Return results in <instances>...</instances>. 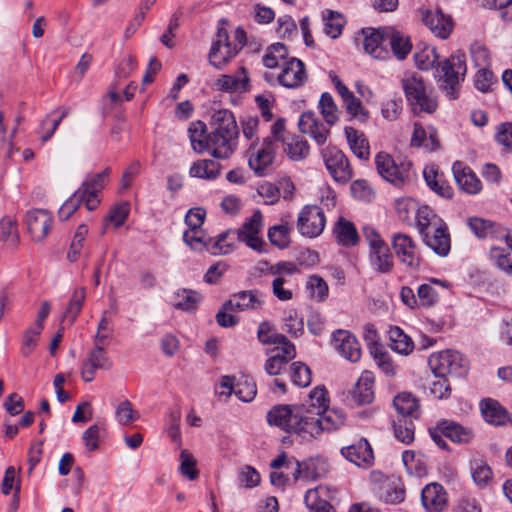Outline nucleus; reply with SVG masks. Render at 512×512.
Listing matches in <instances>:
<instances>
[{
    "mask_svg": "<svg viewBox=\"0 0 512 512\" xmlns=\"http://www.w3.org/2000/svg\"><path fill=\"white\" fill-rule=\"evenodd\" d=\"M470 471L474 483L479 487L487 486L493 479L492 469L483 458L472 459Z\"/></svg>",
    "mask_w": 512,
    "mask_h": 512,
    "instance_id": "nucleus-44",
    "label": "nucleus"
},
{
    "mask_svg": "<svg viewBox=\"0 0 512 512\" xmlns=\"http://www.w3.org/2000/svg\"><path fill=\"white\" fill-rule=\"evenodd\" d=\"M414 61L420 70L434 69V77L440 83V89L448 98H458L460 83L464 80L467 72L464 53L457 51L439 62L436 48L426 45L414 54Z\"/></svg>",
    "mask_w": 512,
    "mask_h": 512,
    "instance_id": "nucleus-2",
    "label": "nucleus"
},
{
    "mask_svg": "<svg viewBox=\"0 0 512 512\" xmlns=\"http://www.w3.org/2000/svg\"><path fill=\"white\" fill-rule=\"evenodd\" d=\"M378 495L386 503L397 504L404 500L405 490L399 478H385L378 487Z\"/></svg>",
    "mask_w": 512,
    "mask_h": 512,
    "instance_id": "nucleus-30",
    "label": "nucleus"
},
{
    "mask_svg": "<svg viewBox=\"0 0 512 512\" xmlns=\"http://www.w3.org/2000/svg\"><path fill=\"white\" fill-rule=\"evenodd\" d=\"M284 329L293 337H299L304 331L303 318L296 310L290 309L284 317Z\"/></svg>",
    "mask_w": 512,
    "mask_h": 512,
    "instance_id": "nucleus-60",
    "label": "nucleus"
},
{
    "mask_svg": "<svg viewBox=\"0 0 512 512\" xmlns=\"http://www.w3.org/2000/svg\"><path fill=\"white\" fill-rule=\"evenodd\" d=\"M335 495V489L320 485L306 492L304 502L311 512L321 506L330 504V501L335 498Z\"/></svg>",
    "mask_w": 512,
    "mask_h": 512,
    "instance_id": "nucleus-33",
    "label": "nucleus"
},
{
    "mask_svg": "<svg viewBox=\"0 0 512 512\" xmlns=\"http://www.w3.org/2000/svg\"><path fill=\"white\" fill-rule=\"evenodd\" d=\"M386 41L387 45L391 46L394 55L400 60L405 59L412 48L409 38L392 27H386Z\"/></svg>",
    "mask_w": 512,
    "mask_h": 512,
    "instance_id": "nucleus-36",
    "label": "nucleus"
},
{
    "mask_svg": "<svg viewBox=\"0 0 512 512\" xmlns=\"http://www.w3.org/2000/svg\"><path fill=\"white\" fill-rule=\"evenodd\" d=\"M419 307H432L439 300V293L431 284H422L417 289Z\"/></svg>",
    "mask_w": 512,
    "mask_h": 512,
    "instance_id": "nucleus-63",
    "label": "nucleus"
},
{
    "mask_svg": "<svg viewBox=\"0 0 512 512\" xmlns=\"http://www.w3.org/2000/svg\"><path fill=\"white\" fill-rule=\"evenodd\" d=\"M490 258L506 274L512 276V254L506 248L491 247Z\"/></svg>",
    "mask_w": 512,
    "mask_h": 512,
    "instance_id": "nucleus-56",
    "label": "nucleus"
},
{
    "mask_svg": "<svg viewBox=\"0 0 512 512\" xmlns=\"http://www.w3.org/2000/svg\"><path fill=\"white\" fill-rule=\"evenodd\" d=\"M113 366L104 346L94 344V348L88 352L81 364V377L89 383L95 378L97 370H110Z\"/></svg>",
    "mask_w": 512,
    "mask_h": 512,
    "instance_id": "nucleus-15",
    "label": "nucleus"
},
{
    "mask_svg": "<svg viewBox=\"0 0 512 512\" xmlns=\"http://www.w3.org/2000/svg\"><path fill=\"white\" fill-rule=\"evenodd\" d=\"M440 430L444 436L456 443H469L473 439V432L470 428L463 427L462 425L444 420L440 422Z\"/></svg>",
    "mask_w": 512,
    "mask_h": 512,
    "instance_id": "nucleus-37",
    "label": "nucleus"
},
{
    "mask_svg": "<svg viewBox=\"0 0 512 512\" xmlns=\"http://www.w3.org/2000/svg\"><path fill=\"white\" fill-rule=\"evenodd\" d=\"M401 84L413 112L432 114L436 111L438 102L434 90L425 83L420 75L406 74L402 78Z\"/></svg>",
    "mask_w": 512,
    "mask_h": 512,
    "instance_id": "nucleus-5",
    "label": "nucleus"
},
{
    "mask_svg": "<svg viewBox=\"0 0 512 512\" xmlns=\"http://www.w3.org/2000/svg\"><path fill=\"white\" fill-rule=\"evenodd\" d=\"M391 242L400 262L412 271L418 270L421 257L414 240L407 234L396 233L392 236Z\"/></svg>",
    "mask_w": 512,
    "mask_h": 512,
    "instance_id": "nucleus-13",
    "label": "nucleus"
},
{
    "mask_svg": "<svg viewBox=\"0 0 512 512\" xmlns=\"http://www.w3.org/2000/svg\"><path fill=\"white\" fill-rule=\"evenodd\" d=\"M323 160L332 178L339 183H346L352 177L348 159L336 147H327L323 150Z\"/></svg>",
    "mask_w": 512,
    "mask_h": 512,
    "instance_id": "nucleus-14",
    "label": "nucleus"
},
{
    "mask_svg": "<svg viewBox=\"0 0 512 512\" xmlns=\"http://www.w3.org/2000/svg\"><path fill=\"white\" fill-rule=\"evenodd\" d=\"M86 298V290L85 288H77L74 290L71 299L68 303L67 308L65 309L62 317V321L68 320L70 324H72L78 314L80 313L84 301Z\"/></svg>",
    "mask_w": 512,
    "mask_h": 512,
    "instance_id": "nucleus-50",
    "label": "nucleus"
},
{
    "mask_svg": "<svg viewBox=\"0 0 512 512\" xmlns=\"http://www.w3.org/2000/svg\"><path fill=\"white\" fill-rule=\"evenodd\" d=\"M290 377L294 385L307 387L311 383L310 368L302 362H295L291 365Z\"/></svg>",
    "mask_w": 512,
    "mask_h": 512,
    "instance_id": "nucleus-58",
    "label": "nucleus"
},
{
    "mask_svg": "<svg viewBox=\"0 0 512 512\" xmlns=\"http://www.w3.org/2000/svg\"><path fill=\"white\" fill-rule=\"evenodd\" d=\"M364 36L363 47L364 50L375 59H384L388 55L385 46L386 41V28H366L362 30Z\"/></svg>",
    "mask_w": 512,
    "mask_h": 512,
    "instance_id": "nucleus-23",
    "label": "nucleus"
},
{
    "mask_svg": "<svg viewBox=\"0 0 512 512\" xmlns=\"http://www.w3.org/2000/svg\"><path fill=\"white\" fill-rule=\"evenodd\" d=\"M393 405L401 417L417 419L420 416L418 400L411 393H399L394 398Z\"/></svg>",
    "mask_w": 512,
    "mask_h": 512,
    "instance_id": "nucleus-35",
    "label": "nucleus"
},
{
    "mask_svg": "<svg viewBox=\"0 0 512 512\" xmlns=\"http://www.w3.org/2000/svg\"><path fill=\"white\" fill-rule=\"evenodd\" d=\"M287 56V48L282 43H275L268 47L262 57V62L265 67L273 69L278 66L279 61L285 59Z\"/></svg>",
    "mask_w": 512,
    "mask_h": 512,
    "instance_id": "nucleus-57",
    "label": "nucleus"
},
{
    "mask_svg": "<svg viewBox=\"0 0 512 512\" xmlns=\"http://www.w3.org/2000/svg\"><path fill=\"white\" fill-rule=\"evenodd\" d=\"M423 176L427 185L437 194L450 198L453 194L451 187L442 180V175L438 173L436 166L431 165L425 167Z\"/></svg>",
    "mask_w": 512,
    "mask_h": 512,
    "instance_id": "nucleus-41",
    "label": "nucleus"
},
{
    "mask_svg": "<svg viewBox=\"0 0 512 512\" xmlns=\"http://www.w3.org/2000/svg\"><path fill=\"white\" fill-rule=\"evenodd\" d=\"M344 132L353 154L359 159H368L370 147L364 133L353 127H345Z\"/></svg>",
    "mask_w": 512,
    "mask_h": 512,
    "instance_id": "nucleus-34",
    "label": "nucleus"
},
{
    "mask_svg": "<svg viewBox=\"0 0 512 512\" xmlns=\"http://www.w3.org/2000/svg\"><path fill=\"white\" fill-rule=\"evenodd\" d=\"M86 298V290L85 288H77L74 290L71 299L68 303L67 308L65 309L62 317V321L68 320L70 324H72L78 314L80 313L84 301Z\"/></svg>",
    "mask_w": 512,
    "mask_h": 512,
    "instance_id": "nucleus-49",
    "label": "nucleus"
},
{
    "mask_svg": "<svg viewBox=\"0 0 512 512\" xmlns=\"http://www.w3.org/2000/svg\"><path fill=\"white\" fill-rule=\"evenodd\" d=\"M221 165L215 160L202 159L195 161L189 170V175L195 178L214 180L220 174Z\"/></svg>",
    "mask_w": 512,
    "mask_h": 512,
    "instance_id": "nucleus-38",
    "label": "nucleus"
},
{
    "mask_svg": "<svg viewBox=\"0 0 512 512\" xmlns=\"http://www.w3.org/2000/svg\"><path fill=\"white\" fill-rule=\"evenodd\" d=\"M389 338L391 341V348L399 354L408 355L414 349L412 339L398 326L390 328Z\"/></svg>",
    "mask_w": 512,
    "mask_h": 512,
    "instance_id": "nucleus-46",
    "label": "nucleus"
},
{
    "mask_svg": "<svg viewBox=\"0 0 512 512\" xmlns=\"http://www.w3.org/2000/svg\"><path fill=\"white\" fill-rule=\"evenodd\" d=\"M0 239L4 242L10 241L17 244L19 240L17 222L11 217H3L0 221Z\"/></svg>",
    "mask_w": 512,
    "mask_h": 512,
    "instance_id": "nucleus-62",
    "label": "nucleus"
},
{
    "mask_svg": "<svg viewBox=\"0 0 512 512\" xmlns=\"http://www.w3.org/2000/svg\"><path fill=\"white\" fill-rule=\"evenodd\" d=\"M220 387L223 391L219 392L220 395L235 394L240 400L250 402L256 396V385L251 378L241 377L236 380L234 376H222L220 380Z\"/></svg>",
    "mask_w": 512,
    "mask_h": 512,
    "instance_id": "nucleus-16",
    "label": "nucleus"
},
{
    "mask_svg": "<svg viewBox=\"0 0 512 512\" xmlns=\"http://www.w3.org/2000/svg\"><path fill=\"white\" fill-rule=\"evenodd\" d=\"M326 225L323 210L316 205H306L302 208L297 219V229L301 235L314 238L319 236Z\"/></svg>",
    "mask_w": 512,
    "mask_h": 512,
    "instance_id": "nucleus-10",
    "label": "nucleus"
},
{
    "mask_svg": "<svg viewBox=\"0 0 512 512\" xmlns=\"http://www.w3.org/2000/svg\"><path fill=\"white\" fill-rule=\"evenodd\" d=\"M28 232L35 242L46 238L53 224L52 215L44 209H33L26 214Z\"/></svg>",
    "mask_w": 512,
    "mask_h": 512,
    "instance_id": "nucleus-18",
    "label": "nucleus"
},
{
    "mask_svg": "<svg viewBox=\"0 0 512 512\" xmlns=\"http://www.w3.org/2000/svg\"><path fill=\"white\" fill-rule=\"evenodd\" d=\"M453 175L459 187L469 194L478 193L482 186L472 170L461 162H455L452 167Z\"/></svg>",
    "mask_w": 512,
    "mask_h": 512,
    "instance_id": "nucleus-29",
    "label": "nucleus"
},
{
    "mask_svg": "<svg viewBox=\"0 0 512 512\" xmlns=\"http://www.w3.org/2000/svg\"><path fill=\"white\" fill-rule=\"evenodd\" d=\"M298 126L302 133L309 135L318 145H323L330 133L325 124L312 111L301 114Z\"/></svg>",
    "mask_w": 512,
    "mask_h": 512,
    "instance_id": "nucleus-21",
    "label": "nucleus"
},
{
    "mask_svg": "<svg viewBox=\"0 0 512 512\" xmlns=\"http://www.w3.org/2000/svg\"><path fill=\"white\" fill-rule=\"evenodd\" d=\"M202 296L190 289H179L173 294V306L185 312L195 311Z\"/></svg>",
    "mask_w": 512,
    "mask_h": 512,
    "instance_id": "nucleus-39",
    "label": "nucleus"
},
{
    "mask_svg": "<svg viewBox=\"0 0 512 512\" xmlns=\"http://www.w3.org/2000/svg\"><path fill=\"white\" fill-rule=\"evenodd\" d=\"M264 305V296L259 290H243L234 293L226 301V308L235 312L257 311Z\"/></svg>",
    "mask_w": 512,
    "mask_h": 512,
    "instance_id": "nucleus-19",
    "label": "nucleus"
},
{
    "mask_svg": "<svg viewBox=\"0 0 512 512\" xmlns=\"http://www.w3.org/2000/svg\"><path fill=\"white\" fill-rule=\"evenodd\" d=\"M270 425L303 439H313L322 432L342 427L346 415L341 409L329 408L328 391L324 386L313 388L305 403L300 405H277L267 413Z\"/></svg>",
    "mask_w": 512,
    "mask_h": 512,
    "instance_id": "nucleus-1",
    "label": "nucleus"
},
{
    "mask_svg": "<svg viewBox=\"0 0 512 512\" xmlns=\"http://www.w3.org/2000/svg\"><path fill=\"white\" fill-rule=\"evenodd\" d=\"M310 298L316 302H323L328 297L329 288L326 281L317 275H311L306 282Z\"/></svg>",
    "mask_w": 512,
    "mask_h": 512,
    "instance_id": "nucleus-53",
    "label": "nucleus"
},
{
    "mask_svg": "<svg viewBox=\"0 0 512 512\" xmlns=\"http://www.w3.org/2000/svg\"><path fill=\"white\" fill-rule=\"evenodd\" d=\"M115 416L121 425L126 426L137 420L139 413L133 409L130 401L125 400L117 406Z\"/></svg>",
    "mask_w": 512,
    "mask_h": 512,
    "instance_id": "nucleus-64",
    "label": "nucleus"
},
{
    "mask_svg": "<svg viewBox=\"0 0 512 512\" xmlns=\"http://www.w3.org/2000/svg\"><path fill=\"white\" fill-rule=\"evenodd\" d=\"M362 233L369 248L368 260L371 267L378 273H390L394 266V259L387 243L372 226H364Z\"/></svg>",
    "mask_w": 512,
    "mask_h": 512,
    "instance_id": "nucleus-6",
    "label": "nucleus"
},
{
    "mask_svg": "<svg viewBox=\"0 0 512 512\" xmlns=\"http://www.w3.org/2000/svg\"><path fill=\"white\" fill-rule=\"evenodd\" d=\"M239 128L233 113L219 109L212 114L208 152L216 159H228L238 144Z\"/></svg>",
    "mask_w": 512,
    "mask_h": 512,
    "instance_id": "nucleus-3",
    "label": "nucleus"
},
{
    "mask_svg": "<svg viewBox=\"0 0 512 512\" xmlns=\"http://www.w3.org/2000/svg\"><path fill=\"white\" fill-rule=\"evenodd\" d=\"M305 469V480H316L328 473L329 463L324 458L316 457L305 461Z\"/></svg>",
    "mask_w": 512,
    "mask_h": 512,
    "instance_id": "nucleus-55",
    "label": "nucleus"
},
{
    "mask_svg": "<svg viewBox=\"0 0 512 512\" xmlns=\"http://www.w3.org/2000/svg\"><path fill=\"white\" fill-rule=\"evenodd\" d=\"M263 229V216L259 210L247 219L241 228L236 231L239 241L245 243L249 248L262 253L266 251V243L260 234Z\"/></svg>",
    "mask_w": 512,
    "mask_h": 512,
    "instance_id": "nucleus-11",
    "label": "nucleus"
},
{
    "mask_svg": "<svg viewBox=\"0 0 512 512\" xmlns=\"http://www.w3.org/2000/svg\"><path fill=\"white\" fill-rule=\"evenodd\" d=\"M206 130L207 127L202 121H195L189 125V139L196 153L208 152V133Z\"/></svg>",
    "mask_w": 512,
    "mask_h": 512,
    "instance_id": "nucleus-40",
    "label": "nucleus"
},
{
    "mask_svg": "<svg viewBox=\"0 0 512 512\" xmlns=\"http://www.w3.org/2000/svg\"><path fill=\"white\" fill-rule=\"evenodd\" d=\"M341 454L349 462L362 468L370 467L374 461L373 450L366 439H360L354 444L343 447Z\"/></svg>",
    "mask_w": 512,
    "mask_h": 512,
    "instance_id": "nucleus-22",
    "label": "nucleus"
},
{
    "mask_svg": "<svg viewBox=\"0 0 512 512\" xmlns=\"http://www.w3.org/2000/svg\"><path fill=\"white\" fill-rule=\"evenodd\" d=\"M417 228L423 236L427 232H431L435 227L442 225L443 220L440 219L428 206H422L416 213Z\"/></svg>",
    "mask_w": 512,
    "mask_h": 512,
    "instance_id": "nucleus-45",
    "label": "nucleus"
},
{
    "mask_svg": "<svg viewBox=\"0 0 512 512\" xmlns=\"http://www.w3.org/2000/svg\"><path fill=\"white\" fill-rule=\"evenodd\" d=\"M347 113L359 122H366L370 115L369 111L362 105L361 101L354 95L343 102Z\"/></svg>",
    "mask_w": 512,
    "mask_h": 512,
    "instance_id": "nucleus-61",
    "label": "nucleus"
},
{
    "mask_svg": "<svg viewBox=\"0 0 512 512\" xmlns=\"http://www.w3.org/2000/svg\"><path fill=\"white\" fill-rule=\"evenodd\" d=\"M402 461L407 471L414 476L422 477L426 475V463L421 454L413 450H406L402 454Z\"/></svg>",
    "mask_w": 512,
    "mask_h": 512,
    "instance_id": "nucleus-48",
    "label": "nucleus"
},
{
    "mask_svg": "<svg viewBox=\"0 0 512 512\" xmlns=\"http://www.w3.org/2000/svg\"><path fill=\"white\" fill-rule=\"evenodd\" d=\"M333 232L337 243L342 246L351 247L359 242V235L355 225L343 217L337 220Z\"/></svg>",
    "mask_w": 512,
    "mask_h": 512,
    "instance_id": "nucleus-32",
    "label": "nucleus"
},
{
    "mask_svg": "<svg viewBox=\"0 0 512 512\" xmlns=\"http://www.w3.org/2000/svg\"><path fill=\"white\" fill-rule=\"evenodd\" d=\"M307 78L305 65L297 58H291L284 62L281 72L277 76L278 83L289 89H296L303 86Z\"/></svg>",
    "mask_w": 512,
    "mask_h": 512,
    "instance_id": "nucleus-17",
    "label": "nucleus"
},
{
    "mask_svg": "<svg viewBox=\"0 0 512 512\" xmlns=\"http://www.w3.org/2000/svg\"><path fill=\"white\" fill-rule=\"evenodd\" d=\"M218 90L228 93H243L249 91L250 79L246 68L241 66L235 74L221 75L215 82Z\"/></svg>",
    "mask_w": 512,
    "mask_h": 512,
    "instance_id": "nucleus-24",
    "label": "nucleus"
},
{
    "mask_svg": "<svg viewBox=\"0 0 512 512\" xmlns=\"http://www.w3.org/2000/svg\"><path fill=\"white\" fill-rule=\"evenodd\" d=\"M239 52L237 45L229 41V35L224 27H218L216 39L209 52V62L217 69H222Z\"/></svg>",
    "mask_w": 512,
    "mask_h": 512,
    "instance_id": "nucleus-12",
    "label": "nucleus"
},
{
    "mask_svg": "<svg viewBox=\"0 0 512 512\" xmlns=\"http://www.w3.org/2000/svg\"><path fill=\"white\" fill-rule=\"evenodd\" d=\"M228 233L220 234L216 240L207 238L202 229H189L184 232V242L195 251L209 250L213 254H228L231 244L226 243Z\"/></svg>",
    "mask_w": 512,
    "mask_h": 512,
    "instance_id": "nucleus-9",
    "label": "nucleus"
},
{
    "mask_svg": "<svg viewBox=\"0 0 512 512\" xmlns=\"http://www.w3.org/2000/svg\"><path fill=\"white\" fill-rule=\"evenodd\" d=\"M109 175L110 168H105L102 172L89 176L82 186L60 207L58 211L60 220L69 219L82 202L85 203L89 211L96 209L100 203L98 194L104 188Z\"/></svg>",
    "mask_w": 512,
    "mask_h": 512,
    "instance_id": "nucleus-4",
    "label": "nucleus"
},
{
    "mask_svg": "<svg viewBox=\"0 0 512 512\" xmlns=\"http://www.w3.org/2000/svg\"><path fill=\"white\" fill-rule=\"evenodd\" d=\"M284 151L293 161H300L309 155V145L305 139L300 136H290L283 142Z\"/></svg>",
    "mask_w": 512,
    "mask_h": 512,
    "instance_id": "nucleus-43",
    "label": "nucleus"
},
{
    "mask_svg": "<svg viewBox=\"0 0 512 512\" xmlns=\"http://www.w3.org/2000/svg\"><path fill=\"white\" fill-rule=\"evenodd\" d=\"M319 109L327 125L332 126L339 120V109L330 93L321 95Z\"/></svg>",
    "mask_w": 512,
    "mask_h": 512,
    "instance_id": "nucleus-51",
    "label": "nucleus"
},
{
    "mask_svg": "<svg viewBox=\"0 0 512 512\" xmlns=\"http://www.w3.org/2000/svg\"><path fill=\"white\" fill-rule=\"evenodd\" d=\"M324 32L332 39L338 38L345 24L343 16L335 11L326 10L323 12Z\"/></svg>",
    "mask_w": 512,
    "mask_h": 512,
    "instance_id": "nucleus-47",
    "label": "nucleus"
},
{
    "mask_svg": "<svg viewBox=\"0 0 512 512\" xmlns=\"http://www.w3.org/2000/svg\"><path fill=\"white\" fill-rule=\"evenodd\" d=\"M291 226L287 223L274 225L268 229V238L272 245L284 249L290 244Z\"/></svg>",
    "mask_w": 512,
    "mask_h": 512,
    "instance_id": "nucleus-54",
    "label": "nucleus"
},
{
    "mask_svg": "<svg viewBox=\"0 0 512 512\" xmlns=\"http://www.w3.org/2000/svg\"><path fill=\"white\" fill-rule=\"evenodd\" d=\"M41 332L39 328L29 327L22 335L20 353L23 357H28L37 347Z\"/></svg>",
    "mask_w": 512,
    "mask_h": 512,
    "instance_id": "nucleus-59",
    "label": "nucleus"
},
{
    "mask_svg": "<svg viewBox=\"0 0 512 512\" xmlns=\"http://www.w3.org/2000/svg\"><path fill=\"white\" fill-rule=\"evenodd\" d=\"M373 385V374L369 371L363 372L352 390L354 401L359 405L370 404L374 399Z\"/></svg>",
    "mask_w": 512,
    "mask_h": 512,
    "instance_id": "nucleus-31",
    "label": "nucleus"
},
{
    "mask_svg": "<svg viewBox=\"0 0 512 512\" xmlns=\"http://www.w3.org/2000/svg\"><path fill=\"white\" fill-rule=\"evenodd\" d=\"M424 24L431 30V32L441 39H446L452 32L453 21L448 15H445L441 10H428L423 14Z\"/></svg>",
    "mask_w": 512,
    "mask_h": 512,
    "instance_id": "nucleus-25",
    "label": "nucleus"
},
{
    "mask_svg": "<svg viewBox=\"0 0 512 512\" xmlns=\"http://www.w3.org/2000/svg\"><path fill=\"white\" fill-rule=\"evenodd\" d=\"M428 362L433 373L438 375L461 377L469 369L468 360L461 353L452 350L431 355Z\"/></svg>",
    "mask_w": 512,
    "mask_h": 512,
    "instance_id": "nucleus-8",
    "label": "nucleus"
},
{
    "mask_svg": "<svg viewBox=\"0 0 512 512\" xmlns=\"http://www.w3.org/2000/svg\"><path fill=\"white\" fill-rule=\"evenodd\" d=\"M481 412L485 420L493 425H503L508 419L505 409L492 399L481 402Z\"/></svg>",
    "mask_w": 512,
    "mask_h": 512,
    "instance_id": "nucleus-42",
    "label": "nucleus"
},
{
    "mask_svg": "<svg viewBox=\"0 0 512 512\" xmlns=\"http://www.w3.org/2000/svg\"><path fill=\"white\" fill-rule=\"evenodd\" d=\"M375 165L379 175L394 186L401 187L413 175V164L406 158L396 162L386 152H379L375 156Z\"/></svg>",
    "mask_w": 512,
    "mask_h": 512,
    "instance_id": "nucleus-7",
    "label": "nucleus"
},
{
    "mask_svg": "<svg viewBox=\"0 0 512 512\" xmlns=\"http://www.w3.org/2000/svg\"><path fill=\"white\" fill-rule=\"evenodd\" d=\"M422 238L424 243L438 256L445 257L450 252L451 240L444 222L439 227L432 229L431 232L425 233Z\"/></svg>",
    "mask_w": 512,
    "mask_h": 512,
    "instance_id": "nucleus-26",
    "label": "nucleus"
},
{
    "mask_svg": "<svg viewBox=\"0 0 512 512\" xmlns=\"http://www.w3.org/2000/svg\"><path fill=\"white\" fill-rule=\"evenodd\" d=\"M414 423L412 418L400 417L393 422L395 437L404 444H410L414 440Z\"/></svg>",
    "mask_w": 512,
    "mask_h": 512,
    "instance_id": "nucleus-52",
    "label": "nucleus"
},
{
    "mask_svg": "<svg viewBox=\"0 0 512 512\" xmlns=\"http://www.w3.org/2000/svg\"><path fill=\"white\" fill-rule=\"evenodd\" d=\"M421 502L427 512H441L447 506L446 492L440 484L429 483L422 489Z\"/></svg>",
    "mask_w": 512,
    "mask_h": 512,
    "instance_id": "nucleus-27",
    "label": "nucleus"
},
{
    "mask_svg": "<svg viewBox=\"0 0 512 512\" xmlns=\"http://www.w3.org/2000/svg\"><path fill=\"white\" fill-rule=\"evenodd\" d=\"M332 346L345 359L357 362L361 358L360 344L349 331L338 330L333 335Z\"/></svg>",
    "mask_w": 512,
    "mask_h": 512,
    "instance_id": "nucleus-20",
    "label": "nucleus"
},
{
    "mask_svg": "<svg viewBox=\"0 0 512 512\" xmlns=\"http://www.w3.org/2000/svg\"><path fill=\"white\" fill-rule=\"evenodd\" d=\"M277 150V144L271 138H266L261 147L256 149L249 157V166L257 174L262 175L264 170L272 163Z\"/></svg>",
    "mask_w": 512,
    "mask_h": 512,
    "instance_id": "nucleus-28",
    "label": "nucleus"
}]
</instances>
